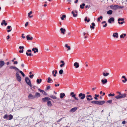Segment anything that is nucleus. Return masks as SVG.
I'll use <instances>...</instances> for the list:
<instances>
[{"label":"nucleus","mask_w":127,"mask_h":127,"mask_svg":"<svg viewBox=\"0 0 127 127\" xmlns=\"http://www.w3.org/2000/svg\"><path fill=\"white\" fill-rule=\"evenodd\" d=\"M86 97L87 101L91 100L93 99L92 96L91 95H87L86 96Z\"/></svg>","instance_id":"obj_9"},{"label":"nucleus","mask_w":127,"mask_h":127,"mask_svg":"<svg viewBox=\"0 0 127 127\" xmlns=\"http://www.w3.org/2000/svg\"><path fill=\"white\" fill-rule=\"evenodd\" d=\"M15 75L16 79L17 81L19 82H20L21 80V76L19 75L18 72H16Z\"/></svg>","instance_id":"obj_4"},{"label":"nucleus","mask_w":127,"mask_h":127,"mask_svg":"<svg viewBox=\"0 0 127 127\" xmlns=\"http://www.w3.org/2000/svg\"><path fill=\"white\" fill-rule=\"evenodd\" d=\"M52 81V80L51 78L49 77L48 78V80L47 81V82L48 83H49L51 82Z\"/></svg>","instance_id":"obj_36"},{"label":"nucleus","mask_w":127,"mask_h":127,"mask_svg":"<svg viewBox=\"0 0 127 127\" xmlns=\"http://www.w3.org/2000/svg\"><path fill=\"white\" fill-rule=\"evenodd\" d=\"M74 65L76 68H78L79 66V63L77 62H75L74 63Z\"/></svg>","instance_id":"obj_21"},{"label":"nucleus","mask_w":127,"mask_h":127,"mask_svg":"<svg viewBox=\"0 0 127 127\" xmlns=\"http://www.w3.org/2000/svg\"><path fill=\"white\" fill-rule=\"evenodd\" d=\"M47 104L49 106H51L52 104L51 103V101L49 100H48L47 101Z\"/></svg>","instance_id":"obj_34"},{"label":"nucleus","mask_w":127,"mask_h":127,"mask_svg":"<svg viewBox=\"0 0 127 127\" xmlns=\"http://www.w3.org/2000/svg\"><path fill=\"white\" fill-rule=\"evenodd\" d=\"M50 97L54 99H57V97L56 96L53 95H51Z\"/></svg>","instance_id":"obj_37"},{"label":"nucleus","mask_w":127,"mask_h":127,"mask_svg":"<svg viewBox=\"0 0 127 127\" xmlns=\"http://www.w3.org/2000/svg\"><path fill=\"white\" fill-rule=\"evenodd\" d=\"M113 36L116 38H117L118 37V33L117 32L114 33L113 35Z\"/></svg>","instance_id":"obj_17"},{"label":"nucleus","mask_w":127,"mask_h":127,"mask_svg":"<svg viewBox=\"0 0 127 127\" xmlns=\"http://www.w3.org/2000/svg\"><path fill=\"white\" fill-rule=\"evenodd\" d=\"M28 97L29 99H32L35 98L34 96L31 94H30L29 95Z\"/></svg>","instance_id":"obj_11"},{"label":"nucleus","mask_w":127,"mask_h":127,"mask_svg":"<svg viewBox=\"0 0 127 127\" xmlns=\"http://www.w3.org/2000/svg\"><path fill=\"white\" fill-rule=\"evenodd\" d=\"M3 118L4 119H7L8 120H10L13 118V116L11 114L7 115L6 114L4 116Z\"/></svg>","instance_id":"obj_2"},{"label":"nucleus","mask_w":127,"mask_h":127,"mask_svg":"<svg viewBox=\"0 0 127 127\" xmlns=\"http://www.w3.org/2000/svg\"><path fill=\"white\" fill-rule=\"evenodd\" d=\"M74 11V13H76V14H77L78 13V11L76 10H74L73 11Z\"/></svg>","instance_id":"obj_56"},{"label":"nucleus","mask_w":127,"mask_h":127,"mask_svg":"<svg viewBox=\"0 0 127 127\" xmlns=\"http://www.w3.org/2000/svg\"><path fill=\"white\" fill-rule=\"evenodd\" d=\"M34 75L33 74L30 75L29 76V77L30 78H32L34 76Z\"/></svg>","instance_id":"obj_50"},{"label":"nucleus","mask_w":127,"mask_h":127,"mask_svg":"<svg viewBox=\"0 0 127 127\" xmlns=\"http://www.w3.org/2000/svg\"><path fill=\"white\" fill-rule=\"evenodd\" d=\"M51 99L50 98L48 97H45L43 98L42 99V101L43 102H45L47 101H48L49 100H50Z\"/></svg>","instance_id":"obj_10"},{"label":"nucleus","mask_w":127,"mask_h":127,"mask_svg":"<svg viewBox=\"0 0 127 127\" xmlns=\"http://www.w3.org/2000/svg\"><path fill=\"white\" fill-rule=\"evenodd\" d=\"M63 118H61L60 119L58 120L57 121V122H60V121H61L62 119Z\"/></svg>","instance_id":"obj_53"},{"label":"nucleus","mask_w":127,"mask_h":127,"mask_svg":"<svg viewBox=\"0 0 127 127\" xmlns=\"http://www.w3.org/2000/svg\"><path fill=\"white\" fill-rule=\"evenodd\" d=\"M65 47L67 48V51H68L70 50V47L69 46H68L67 44H65Z\"/></svg>","instance_id":"obj_33"},{"label":"nucleus","mask_w":127,"mask_h":127,"mask_svg":"<svg viewBox=\"0 0 127 127\" xmlns=\"http://www.w3.org/2000/svg\"><path fill=\"white\" fill-rule=\"evenodd\" d=\"M22 38H25V36H23L24 35V34L23 33V34H22Z\"/></svg>","instance_id":"obj_62"},{"label":"nucleus","mask_w":127,"mask_h":127,"mask_svg":"<svg viewBox=\"0 0 127 127\" xmlns=\"http://www.w3.org/2000/svg\"><path fill=\"white\" fill-rule=\"evenodd\" d=\"M78 96L81 99L83 100L85 97L86 95L84 94L80 93L79 94Z\"/></svg>","instance_id":"obj_6"},{"label":"nucleus","mask_w":127,"mask_h":127,"mask_svg":"<svg viewBox=\"0 0 127 127\" xmlns=\"http://www.w3.org/2000/svg\"><path fill=\"white\" fill-rule=\"evenodd\" d=\"M74 98L76 100H78V98H77L76 97V96H75V97H74Z\"/></svg>","instance_id":"obj_58"},{"label":"nucleus","mask_w":127,"mask_h":127,"mask_svg":"<svg viewBox=\"0 0 127 127\" xmlns=\"http://www.w3.org/2000/svg\"><path fill=\"white\" fill-rule=\"evenodd\" d=\"M42 81V80L41 79H37L36 80V82L37 84H39L41 83Z\"/></svg>","instance_id":"obj_30"},{"label":"nucleus","mask_w":127,"mask_h":127,"mask_svg":"<svg viewBox=\"0 0 127 127\" xmlns=\"http://www.w3.org/2000/svg\"><path fill=\"white\" fill-rule=\"evenodd\" d=\"M113 11L111 10H110L107 12V14L111 15L112 14Z\"/></svg>","instance_id":"obj_31"},{"label":"nucleus","mask_w":127,"mask_h":127,"mask_svg":"<svg viewBox=\"0 0 127 127\" xmlns=\"http://www.w3.org/2000/svg\"><path fill=\"white\" fill-rule=\"evenodd\" d=\"M122 78H124V80H122V82L124 83H125L127 81V79L126 78L125 76H123L122 77Z\"/></svg>","instance_id":"obj_26"},{"label":"nucleus","mask_w":127,"mask_h":127,"mask_svg":"<svg viewBox=\"0 0 127 127\" xmlns=\"http://www.w3.org/2000/svg\"><path fill=\"white\" fill-rule=\"evenodd\" d=\"M4 64L5 63L3 61H0V68H1Z\"/></svg>","instance_id":"obj_16"},{"label":"nucleus","mask_w":127,"mask_h":127,"mask_svg":"<svg viewBox=\"0 0 127 127\" xmlns=\"http://www.w3.org/2000/svg\"><path fill=\"white\" fill-rule=\"evenodd\" d=\"M101 82L103 84H105L107 82V80L106 79H105L104 80L102 79L101 80Z\"/></svg>","instance_id":"obj_19"},{"label":"nucleus","mask_w":127,"mask_h":127,"mask_svg":"<svg viewBox=\"0 0 127 127\" xmlns=\"http://www.w3.org/2000/svg\"><path fill=\"white\" fill-rule=\"evenodd\" d=\"M95 24L94 23H92L91 25L90 26L91 29H94L95 28Z\"/></svg>","instance_id":"obj_18"},{"label":"nucleus","mask_w":127,"mask_h":127,"mask_svg":"<svg viewBox=\"0 0 127 127\" xmlns=\"http://www.w3.org/2000/svg\"><path fill=\"white\" fill-rule=\"evenodd\" d=\"M26 38L27 40H32L33 39V37H30V35H28L26 36Z\"/></svg>","instance_id":"obj_24"},{"label":"nucleus","mask_w":127,"mask_h":127,"mask_svg":"<svg viewBox=\"0 0 127 127\" xmlns=\"http://www.w3.org/2000/svg\"><path fill=\"white\" fill-rule=\"evenodd\" d=\"M91 103L95 104L102 105L105 103V101H104L100 100L93 101L91 102Z\"/></svg>","instance_id":"obj_1"},{"label":"nucleus","mask_w":127,"mask_h":127,"mask_svg":"<svg viewBox=\"0 0 127 127\" xmlns=\"http://www.w3.org/2000/svg\"><path fill=\"white\" fill-rule=\"evenodd\" d=\"M87 17H85V19H84V21H85L86 22V21H87Z\"/></svg>","instance_id":"obj_57"},{"label":"nucleus","mask_w":127,"mask_h":127,"mask_svg":"<svg viewBox=\"0 0 127 127\" xmlns=\"http://www.w3.org/2000/svg\"><path fill=\"white\" fill-rule=\"evenodd\" d=\"M25 80L26 83L28 84L30 87L32 86V85L31 82V81L28 77H26L25 78Z\"/></svg>","instance_id":"obj_5"},{"label":"nucleus","mask_w":127,"mask_h":127,"mask_svg":"<svg viewBox=\"0 0 127 127\" xmlns=\"http://www.w3.org/2000/svg\"><path fill=\"white\" fill-rule=\"evenodd\" d=\"M126 122L125 121H123L122 122V123L123 124H125L126 123Z\"/></svg>","instance_id":"obj_59"},{"label":"nucleus","mask_w":127,"mask_h":127,"mask_svg":"<svg viewBox=\"0 0 127 127\" xmlns=\"http://www.w3.org/2000/svg\"><path fill=\"white\" fill-rule=\"evenodd\" d=\"M50 88V86H48L46 88V89L47 90H48Z\"/></svg>","instance_id":"obj_64"},{"label":"nucleus","mask_w":127,"mask_h":127,"mask_svg":"<svg viewBox=\"0 0 127 127\" xmlns=\"http://www.w3.org/2000/svg\"><path fill=\"white\" fill-rule=\"evenodd\" d=\"M63 70L62 69H61L59 71V74L61 75L63 74Z\"/></svg>","instance_id":"obj_46"},{"label":"nucleus","mask_w":127,"mask_h":127,"mask_svg":"<svg viewBox=\"0 0 127 127\" xmlns=\"http://www.w3.org/2000/svg\"><path fill=\"white\" fill-rule=\"evenodd\" d=\"M18 63V62L17 61H15L14 62V64H17Z\"/></svg>","instance_id":"obj_60"},{"label":"nucleus","mask_w":127,"mask_h":127,"mask_svg":"<svg viewBox=\"0 0 127 127\" xmlns=\"http://www.w3.org/2000/svg\"><path fill=\"white\" fill-rule=\"evenodd\" d=\"M85 5V3H83L82 4H81L80 5V7L81 9H83L84 8V6Z\"/></svg>","instance_id":"obj_38"},{"label":"nucleus","mask_w":127,"mask_h":127,"mask_svg":"<svg viewBox=\"0 0 127 127\" xmlns=\"http://www.w3.org/2000/svg\"><path fill=\"white\" fill-rule=\"evenodd\" d=\"M114 18L111 17L108 19V23H111L112 22H114Z\"/></svg>","instance_id":"obj_12"},{"label":"nucleus","mask_w":127,"mask_h":127,"mask_svg":"<svg viewBox=\"0 0 127 127\" xmlns=\"http://www.w3.org/2000/svg\"><path fill=\"white\" fill-rule=\"evenodd\" d=\"M26 54L27 56H33V54H32L31 53H28V52H26Z\"/></svg>","instance_id":"obj_39"},{"label":"nucleus","mask_w":127,"mask_h":127,"mask_svg":"<svg viewBox=\"0 0 127 127\" xmlns=\"http://www.w3.org/2000/svg\"><path fill=\"white\" fill-rule=\"evenodd\" d=\"M34 96L35 98H37L38 97H40V95L39 93L37 92L35 94Z\"/></svg>","instance_id":"obj_22"},{"label":"nucleus","mask_w":127,"mask_h":127,"mask_svg":"<svg viewBox=\"0 0 127 127\" xmlns=\"http://www.w3.org/2000/svg\"><path fill=\"white\" fill-rule=\"evenodd\" d=\"M11 27V26H8L7 27V29H9Z\"/></svg>","instance_id":"obj_61"},{"label":"nucleus","mask_w":127,"mask_h":127,"mask_svg":"<svg viewBox=\"0 0 127 127\" xmlns=\"http://www.w3.org/2000/svg\"><path fill=\"white\" fill-rule=\"evenodd\" d=\"M60 30L61 32V33L63 34H64L65 32L66 31L65 29H64L63 28H61L60 29Z\"/></svg>","instance_id":"obj_15"},{"label":"nucleus","mask_w":127,"mask_h":127,"mask_svg":"<svg viewBox=\"0 0 127 127\" xmlns=\"http://www.w3.org/2000/svg\"><path fill=\"white\" fill-rule=\"evenodd\" d=\"M57 73V71L56 70H53L52 72V74H53V76L54 77H56V74Z\"/></svg>","instance_id":"obj_23"},{"label":"nucleus","mask_w":127,"mask_h":127,"mask_svg":"<svg viewBox=\"0 0 127 127\" xmlns=\"http://www.w3.org/2000/svg\"><path fill=\"white\" fill-rule=\"evenodd\" d=\"M16 72H18V73L19 72H20L21 73V74L23 73V72H22V71L20 70L18 68L16 71Z\"/></svg>","instance_id":"obj_44"},{"label":"nucleus","mask_w":127,"mask_h":127,"mask_svg":"<svg viewBox=\"0 0 127 127\" xmlns=\"http://www.w3.org/2000/svg\"><path fill=\"white\" fill-rule=\"evenodd\" d=\"M77 107H75L72 108L70 110V112H74L77 109Z\"/></svg>","instance_id":"obj_28"},{"label":"nucleus","mask_w":127,"mask_h":127,"mask_svg":"<svg viewBox=\"0 0 127 127\" xmlns=\"http://www.w3.org/2000/svg\"><path fill=\"white\" fill-rule=\"evenodd\" d=\"M16 72H18V73L19 72H20L21 73V74L23 73V72H22V71L20 70L18 68L16 71Z\"/></svg>","instance_id":"obj_43"},{"label":"nucleus","mask_w":127,"mask_h":127,"mask_svg":"<svg viewBox=\"0 0 127 127\" xmlns=\"http://www.w3.org/2000/svg\"><path fill=\"white\" fill-rule=\"evenodd\" d=\"M3 24H4L5 26L7 25V23H6L5 20H3L2 21V22L1 23V25L3 26Z\"/></svg>","instance_id":"obj_25"},{"label":"nucleus","mask_w":127,"mask_h":127,"mask_svg":"<svg viewBox=\"0 0 127 127\" xmlns=\"http://www.w3.org/2000/svg\"><path fill=\"white\" fill-rule=\"evenodd\" d=\"M66 17V16L65 15H63L62 17H61V18L62 20H64V18H65Z\"/></svg>","instance_id":"obj_40"},{"label":"nucleus","mask_w":127,"mask_h":127,"mask_svg":"<svg viewBox=\"0 0 127 127\" xmlns=\"http://www.w3.org/2000/svg\"><path fill=\"white\" fill-rule=\"evenodd\" d=\"M32 52V51L31 50H27V52H28V53H30Z\"/></svg>","instance_id":"obj_52"},{"label":"nucleus","mask_w":127,"mask_h":127,"mask_svg":"<svg viewBox=\"0 0 127 127\" xmlns=\"http://www.w3.org/2000/svg\"><path fill=\"white\" fill-rule=\"evenodd\" d=\"M95 97H94V98L95 99L97 100L98 98H97V97H98L99 96V95H97L96 94H95Z\"/></svg>","instance_id":"obj_41"},{"label":"nucleus","mask_w":127,"mask_h":127,"mask_svg":"<svg viewBox=\"0 0 127 127\" xmlns=\"http://www.w3.org/2000/svg\"><path fill=\"white\" fill-rule=\"evenodd\" d=\"M126 96V94H121L120 95L116 96L115 98L118 99L124 98Z\"/></svg>","instance_id":"obj_3"},{"label":"nucleus","mask_w":127,"mask_h":127,"mask_svg":"<svg viewBox=\"0 0 127 127\" xmlns=\"http://www.w3.org/2000/svg\"><path fill=\"white\" fill-rule=\"evenodd\" d=\"M107 24L105 23V24L103 26V27H106L107 26Z\"/></svg>","instance_id":"obj_63"},{"label":"nucleus","mask_w":127,"mask_h":127,"mask_svg":"<svg viewBox=\"0 0 127 127\" xmlns=\"http://www.w3.org/2000/svg\"><path fill=\"white\" fill-rule=\"evenodd\" d=\"M102 74L104 77H106L109 75V73L108 72H107L106 71H104L103 72Z\"/></svg>","instance_id":"obj_13"},{"label":"nucleus","mask_w":127,"mask_h":127,"mask_svg":"<svg viewBox=\"0 0 127 127\" xmlns=\"http://www.w3.org/2000/svg\"><path fill=\"white\" fill-rule=\"evenodd\" d=\"M65 64H62L60 65V67H62Z\"/></svg>","instance_id":"obj_55"},{"label":"nucleus","mask_w":127,"mask_h":127,"mask_svg":"<svg viewBox=\"0 0 127 127\" xmlns=\"http://www.w3.org/2000/svg\"><path fill=\"white\" fill-rule=\"evenodd\" d=\"M60 98H63V97L65 96V94L64 93H62L60 94Z\"/></svg>","instance_id":"obj_29"},{"label":"nucleus","mask_w":127,"mask_h":127,"mask_svg":"<svg viewBox=\"0 0 127 127\" xmlns=\"http://www.w3.org/2000/svg\"><path fill=\"white\" fill-rule=\"evenodd\" d=\"M32 50L33 51L34 53H37L38 51V49L37 48H33L32 49Z\"/></svg>","instance_id":"obj_14"},{"label":"nucleus","mask_w":127,"mask_h":127,"mask_svg":"<svg viewBox=\"0 0 127 127\" xmlns=\"http://www.w3.org/2000/svg\"><path fill=\"white\" fill-rule=\"evenodd\" d=\"M19 48L20 49H22V50H21L19 51V52L20 53H23L24 51L23 49L24 48V47L22 46H20L19 47Z\"/></svg>","instance_id":"obj_20"},{"label":"nucleus","mask_w":127,"mask_h":127,"mask_svg":"<svg viewBox=\"0 0 127 127\" xmlns=\"http://www.w3.org/2000/svg\"><path fill=\"white\" fill-rule=\"evenodd\" d=\"M42 93L44 95H47V93L44 91L43 90Z\"/></svg>","instance_id":"obj_48"},{"label":"nucleus","mask_w":127,"mask_h":127,"mask_svg":"<svg viewBox=\"0 0 127 127\" xmlns=\"http://www.w3.org/2000/svg\"><path fill=\"white\" fill-rule=\"evenodd\" d=\"M110 8L114 10H116L117 9V5H111L110 6Z\"/></svg>","instance_id":"obj_8"},{"label":"nucleus","mask_w":127,"mask_h":127,"mask_svg":"<svg viewBox=\"0 0 127 127\" xmlns=\"http://www.w3.org/2000/svg\"><path fill=\"white\" fill-rule=\"evenodd\" d=\"M124 18H119L118 19V23L119 24H123L125 23L124 21Z\"/></svg>","instance_id":"obj_7"},{"label":"nucleus","mask_w":127,"mask_h":127,"mask_svg":"<svg viewBox=\"0 0 127 127\" xmlns=\"http://www.w3.org/2000/svg\"><path fill=\"white\" fill-rule=\"evenodd\" d=\"M28 22H27L25 24V27H26L28 25Z\"/></svg>","instance_id":"obj_54"},{"label":"nucleus","mask_w":127,"mask_h":127,"mask_svg":"<svg viewBox=\"0 0 127 127\" xmlns=\"http://www.w3.org/2000/svg\"><path fill=\"white\" fill-rule=\"evenodd\" d=\"M16 72H18V73L19 72H20L21 73V74L23 73V72H22V71L20 70L18 68L16 71Z\"/></svg>","instance_id":"obj_42"},{"label":"nucleus","mask_w":127,"mask_h":127,"mask_svg":"<svg viewBox=\"0 0 127 127\" xmlns=\"http://www.w3.org/2000/svg\"><path fill=\"white\" fill-rule=\"evenodd\" d=\"M107 102L108 103H111L112 102V100H108L107 101Z\"/></svg>","instance_id":"obj_49"},{"label":"nucleus","mask_w":127,"mask_h":127,"mask_svg":"<svg viewBox=\"0 0 127 127\" xmlns=\"http://www.w3.org/2000/svg\"><path fill=\"white\" fill-rule=\"evenodd\" d=\"M72 14L73 15V16L74 17H76L77 16V14H75V13H74V11H72L71 12Z\"/></svg>","instance_id":"obj_35"},{"label":"nucleus","mask_w":127,"mask_h":127,"mask_svg":"<svg viewBox=\"0 0 127 127\" xmlns=\"http://www.w3.org/2000/svg\"><path fill=\"white\" fill-rule=\"evenodd\" d=\"M32 13V11H30L29 13L28 14V16H29Z\"/></svg>","instance_id":"obj_51"},{"label":"nucleus","mask_w":127,"mask_h":127,"mask_svg":"<svg viewBox=\"0 0 127 127\" xmlns=\"http://www.w3.org/2000/svg\"><path fill=\"white\" fill-rule=\"evenodd\" d=\"M124 7L123 6H119L118 5H117V9H122L124 8Z\"/></svg>","instance_id":"obj_45"},{"label":"nucleus","mask_w":127,"mask_h":127,"mask_svg":"<svg viewBox=\"0 0 127 127\" xmlns=\"http://www.w3.org/2000/svg\"><path fill=\"white\" fill-rule=\"evenodd\" d=\"M115 94H110L108 95V96H113Z\"/></svg>","instance_id":"obj_47"},{"label":"nucleus","mask_w":127,"mask_h":127,"mask_svg":"<svg viewBox=\"0 0 127 127\" xmlns=\"http://www.w3.org/2000/svg\"><path fill=\"white\" fill-rule=\"evenodd\" d=\"M9 68L11 69H14L15 70L17 71L18 68L15 66H11Z\"/></svg>","instance_id":"obj_27"},{"label":"nucleus","mask_w":127,"mask_h":127,"mask_svg":"<svg viewBox=\"0 0 127 127\" xmlns=\"http://www.w3.org/2000/svg\"><path fill=\"white\" fill-rule=\"evenodd\" d=\"M126 36V34L125 33L122 34L120 36V37L121 38H124V37Z\"/></svg>","instance_id":"obj_32"}]
</instances>
